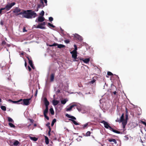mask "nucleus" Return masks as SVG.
<instances>
[{"label":"nucleus","instance_id":"1","mask_svg":"<svg viewBox=\"0 0 146 146\" xmlns=\"http://www.w3.org/2000/svg\"><path fill=\"white\" fill-rule=\"evenodd\" d=\"M23 15V17L27 19H32L35 17L37 16L36 13L31 10H28L27 11L22 10L20 13H18L17 15Z\"/></svg>","mask_w":146,"mask_h":146},{"label":"nucleus","instance_id":"2","mask_svg":"<svg viewBox=\"0 0 146 146\" xmlns=\"http://www.w3.org/2000/svg\"><path fill=\"white\" fill-rule=\"evenodd\" d=\"M101 123H103L106 129H109L111 131L117 133L119 134L121 133L118 131L114 129L112 127L110 126L109 123L107 122L104 120H103L100 122Z\"/></svg>","mask_w":146,"mask_h":146},{"label":"nucleus","instance_id":"3","mask_svg":"<svg viewBox=\"0 0 146 146\" xmlns=\"http://www.w3.org/2000/svg\"><path fill=\"white\" fill-rule=\"evenodd\" d=\"M21 99L22 101L20 102L19 104H21L24 106H28L30 104L29 101L30 100L31 98L23 99Z\"/></svg>","mask_w":146,"mask_h":146},{"label":"nucleus","instance_id":"4","mask_svg":"<svg viewBox=\"0 0 146 146\" xmlns=\"http://www.w3.org/2000/svg\"><path fill=\"white\" fill-rule=\"evenodd\" d=\"M66 116L67 117H68V118H70L72 119H69L70 120L72 121L73 123L75 125H78L79 124L78 123L76 122L75 121L73 120V119L75 120L76 119V117H74L72 116H70L68 114L66 113Z\"/></svg>","mask_w":146,"mask_h":146},{"label":"nucleus","instance_id":"5","mask_svg":"<svg viewBox=\"0 0 146 146\" xmlns=\"http://www.w3.org/2000/svg\"><path fill=\"white\" fill-rule=\"evenodd\" d=\"M15 4V2H13L11 3L9 5H7L5 6V8L7 10H9Z\"/></svg>","mask_w":146,"mask_h":146},{"label":"nucleus","instance_id":"6","mask_svg":"<svg viewBox=\"0 0 146 146\" xmlns=\"http://www.w3.org/2000/svg\"><path fill=\"white\" fill-rule=\"evenodd\" d=\"M71 53L72 54V57L74 58L75 60L76 61H78V58H77V52H75L74 51H72L71 52Z\"/></svg>","mask_w":146,"mask_h":146},{"label":"nucleus","instance_id":"7","mask_svg":"<svg viewBox=\"0 0 146 146\" xmlns=\"http://www.w3.org/2000/svg\"><path fill=\"white\" fill-rule=\"evenodd\" d=\"M45 19V18L43 17L42 16H39L38 17L37 21V20H36L35 21L36 22H42L44 21Z\"/></svg>","mask_w":146,"mask_h":146},{"label":"nucleus","instance_id":"8","mask_svg":"<svg viewBox=\"0 0 146 146\" xmlns=\"http://www.w3.org/2000/svg\"><path fill=\"white\" fill-rule=\"evenodd\" d=\"M44 103L45 106V107L48 108V106L49 105V103L47 100L46 98H44Z\"/></svg>","mask_w":146,"mask_h":146},{"label":"nucleus","instance_id":"9","mask_svg":"<svg viewBox=\"0 0 146 146\" xmlns=\"http://www.w3.org/2000/svg\"><path fill=\"white\" fill-rule=\"evenodd\" d=\"M21 10L19 8L16 7L15 9L14 10L13 12L14 13H20Z\"/></svg>","mask_w":146,"mask_h":146},{"label":"nucleus","instance_id":"10","mask_svg":"<svg viewBox=\"0 0 146 146\" xmlns=\"http://www.w3.org/2000/svg\"><path fill=\"white\" fill-rule=\"evenodd\" d=\"M80 60H82L83 62L85 63H88L90 61V59L89 58H87L83 59V58L82 59H80Z\"/></svg>","mask_w":146,"mask_h":146},{"label":"nucleus","instance_id":"11","mask_svg":"<svg viewBox=\"0 0 146 146\" xmlns=\"http://www.w3.org/2000/svg\"><path fill=\"white\" fill-rule=\"evenodd\" d=\"M9 101H10L13 104L17 103L18 104H19V103H20V102H21V101H22V100L21 99H20L19 100H18L17 101H13L9 99Z\"/></svg>","mask_w":146,"mask_h":146},{"label":"nucleus","instance_id":"12","mask_svg":"<svg viewBox=\"0 0 146 146\" xmlns=\"http://www.w3.org/2000/svg\"><path fill=\"white\" fill-rule=\"evenodd\" d=\"M76 104H73L71 106L69 107L66 108V111H70L75 106H76Z\"/></svg>","mask_w":146,"mask_h":146},{"label":"nucleus","instance_id":"13","mask_svg":"<svg viewBox=\"0 0 146 146\" xmlns=\"http://www.w3.org/2000/svg\"><path fill=\"white\" fill-rule=\"evenodd\" d=\"M59 103L58 100H56L55 99L53 100L52 101V103L54 106H56Z\"/></svg>","mask_w":146,"mask_h":146},{"label":"nucleus","instance_id":"14","mask_svg":"<svg viewBox=\"0 0 146 146\" xmlns=\"http://www.w3.org/2000/svg\"><path fill=\"white\" fill-rule=\"evenodd\" d=\"M110 142H113L115 144H116L117 143L116 140L112 138H109L107 139Z\"/></svg>","mask_w":146,"mask_h":146},{"label":"nucleus","instance_id":"15","mask_svg":"<svg viewBox=\"0 0 146 146\" xmlns=\"http://www.w3.org/2000/svg\"><path fill=\"white\" fill-rule=\"evenodd\" d=\"M55 74L54 73H52L50 76V81L52 82L53 81L54 79Z\"/></svg>","mask_w":146,"mask_h":146},{"label":"nucleus","instance_id":"16","mask_svg":"<svg viewBox=\"0 0 146 146\" xmlns=\"http://www.w3.org/2000/svg\"><path fill=\"white\" fill-rule=\"evenodd\" d=\"M42 25H41V24L38 25L36 26V28H40L42 29H44L45 28L44 27L42 26Z\"/></svg>","mask_w":146,"mask_h":146},{"label":"nucleus","instance_id":"17","mask_svg":"<svg viewBox=\"0 0 146 146\" xmlns=\"http://www.w3.org/2000/svg\"><path fill=\"white\" fill-rule=\"evenodd\" d=\"M40 4H39L38 5L37 7L38 9L39 8H42L43 7H44L45 6L44 4H42V3H40Z\"/></svg>","mask_w":146,"mask_h":146},{"label":"nucleus","instance_id":"18","mask_svg":"<svg viewBox=\"0 0 146 146\" xmlns=\"http://www.w3.org/2000/svg\"><path fill=\"white\" fill-rule=\"evenodd\" d=\"M48 108L45 107V110L44 111H43V114L44 115H47L48 114Z\"/></svg>","mask_w":146,"mask_h":146},{"label":"nucleus","instance_id":"19","mask_svg":"<svg viewBox=\"0 0 146 146\" xmlns=\"http://www.w3.org/2000/svg\"><path fill=\"white\" fill-rule=\"evenodd\" d=\"M30 138L31 140H32L35 141H36L38 139V138H36L35 137H31V136L30 137Z\"/></svg>","mask_w":146,"mask_h":146},{"label":"nucleus","instance_id":"20","mask_svg":"<svg viewBox=\"0 0 146 146\" xmlns=\"http://www.w3.org/2000/svg\"><path fill=\"white\" fill-rule=\"evenodd\" d=\"M44 137L45 138V142L46 144H48L49 143L48 138L46 136H45Z\"/></svg>","mask_w":146,"mask_h":146},{"label":"nucleus","instance_id":"21","mask_svg":"<svg viewBox=\"0 0 146 146\" xmlns=\"http://www.w3.org/2000/svg\"><path fill=\"white\" fill-rule=\"evenodd\" d=\"M58 48H61L65 47V46L62 44H58Z\"/></svg>","mask_w":146,"mask_h":146},{"label":"nucleus","instance_id":"22","mask_svg":"<svg viewBox=\"0 0 146 146\" xmlns=\"http://www.w3.org/2000/svg\"><path fill=\"white\" fill-rule=\"evenodd\" d=\"M68 101V100L66 99H64V100L61 101V103L63 104H65L66 102Z\"/></svg>","mask_w":146,"mask_h":146},{"label":"nucleus","instance_id":"23","mask_svg":"<svg viewBox=\"0 0 146 146\" xmlns=\"http://www.w3.org/2000/svg\"><path fill=\"white\" fill-rule=\"evenodd\" d=\"M19 144V142L17 140H15L13 143V145L14 146H17Z\"/></svg>","mask_w":146,"mask_h":146},{"label":"nucleus","instance_id":"24","mask_svg":"<svg viewBox=\"0 0 146 146\" xmlns=\"http://www.w3.org/2000/svg\"><path fill=\"white\" fill-rule=\"evenodd\" d=\"M50 113L52 115H53L54 114V113L53 108H51L50 109Z\"/></svg>","mask_w":146,"mask_h":146},{"label":"nucleus","instance_id":"25","mask_svg":"<svg viewBox=\"0 0 146 146\" xmlns=\"http://www.w3.org/2000/svg\"><path fill=\"white\" fill-rule=\"evenodd\" d=\"M43 1H44V3L46 4V5H47V0H40V3L44 4Z\"/></svg>","mask_w":146,"mask_h":146},{"label":"nucleus","instance_id":"26","mask_svg":"<svg viewBox=\"0 0 146 146\" xmlns=\"http://www.w3.org/2000/svg\"><path fill=\"white\" fill-rule=\"evenodd\" d=\"M8 121L9 122L14 123V121L13 119L10 117H7Z\"/></svg>","mask_w":146,"mask_h":146},{"label":"nucleus","instance_id":"27","mask_svg":"<svg viewBox=\"0 0 146 146\" xmlns=\"http://www.w3.org/2000/svg\"><path fill=\"white\" fill-rule=\"evenodd\" d=\"M76 37L78 39L80 40H82L83 39L82 37L81 36L78 35H77Z\"/></svg>","mask_w":146,"mask_h":146},{"label":"nucleus","instance_id":"28","mask_svg":"<svg viewBox=\"0 0 146 146\" xmlns=\"http://www.w3.org/2000/svg\"><path fill=\"white\" fill-rule=\"evenodd\" d=\"M120 121L121 122H122V121H124V114L123 113L122 115H121V116L120 117Z\"/></svg>","mask_w":146,"mask_h":146},{"label":"nucleus","instance_id":"29","mask_svg":"<svg viewBox=\"0 0 146 146\" xmlns=\"http://www.w3.org/2000/svg\"><path fill=\"white\" fill-rule=\"evenodd\" d=\"M9 125L11 127H13L14 128H15V126L14 125H13V123H9Z\"/></svg>","mask_w":146,"mask_h":146},{"label":"nucleus","instance_id":"30","mask_svg":"<svg viewBox=\"0 0 146 146\" xmlns=\"http://www.w3.org/2000/svg\"><path fill=\"white\" fill-rule=\"evenodd\" d=\"M122 124L123 125V127L125 128V125H126L127 122L125 121H122Z\"/></svg>","mask_w":146,"mask_h":146},{"label":"nucleus","instance_id":"31","mask_svg":"<svg viewBox=\"0 0 146 146\" xmlns=\"http://www.w3.org/2000/svg\"><path fill=\"white\" fill-rule=\"evenodd\" d=\"M1 108L3 111H5L6 110V108L5 106H1Z\"/></svg>","mask_w":146,"mask_h":146},{"label":"nucleus","instance_id":"32","mask_svg":"<svg viewBox=\"0 0 146 146\" xmlns=\"http://www.w3.org/2000/svg\"><path fill=\"white\" fill-rule=\"evenodd\" d=\"M91 133V132H90V131H88L86 132V133L85 136H90Z\"/></svg>","mask_w":146,"mask_h":146},{"label":"nucleus","instance_id":"33","mask_svg":"<svg viewBox=\"0 0 146 146\" xmlns=\"http://www.w3.org/2000/svg\"><path fill=\"white\" fill-rule=\"evenodd\" d=\"M56 120L55 119H54L53 120L51 124V125L52 126H53L54 123L56 122Z\"/></svg>","mask_w":146,"mask_h":146},{"label":"nucleus","instance_id":"34","mask_svg":"<svg viewBox=\"0 0 146 146\" xmlns=\"http://www.w3.org/2000/svg\"><path fill=\"white\" fill-rule=\"evenodd\" d=\"M88 123H86V124L83 125H82V126H83V129H85V128L87 127L88 126Z\"/></svg>","mask_w":146,"mask_h":146},{"label":"nucleus","instance_id":"35","mask_svg":"<svg viewBox=\"0 0 146 146\" xmlns=\"http://www.w3.org/2000/svg\"><path fill=\"white\" fill-rule=\"evenodd\" d=\"M29 63L31 67L33 66V61L32 60H29Z\"/></svg>","mask_w":146,"mask_h":146},{"label":"nucleus","instance_id":"36","mask_svg":"<svg viewBox=\"0 0 146 146\" xmlns=\"http://www.w3.org/2000/svg\"><path fill=\"white\" fill-rule=\"evenodd\" d=\"M48 25L49 26H50L53 28H54L55 27L54 26L49 23H48Z\"/></svg>","mask_w":146,"mask_h":146},{"label":"nucleus","instance_id":"37","mask_svg":"<svg viewBox=\"0 0 146 146\" xmlns=\"http://www.w3.org/2000/svg\"><path fill=\"white\" fill-rule=\"evenodd\" d=\"M44 11H43L42 10L41 11L40 13V15L42 16V17L44 15Z\"/></svg>","mask_w":146,"mask_h":146},{"label":"nucleus","instance_id":"38","mask_svg":"<svg viewBox=\"0 0 146 146\" xmlns=\"http://www.w3.org/2000/svg\"><path fill=\"white\" fill-rule=\"evenodd\" d=\"M58 44L56 43H54L52 45H50L49 46H58Z\"/></svg>","mask_w":146,"mask_h":146},{"label":"nucleus","instance_id":"39","mask_svg":"<svg viewBox=\"0 0 146 146\" xmlns=\"http://www.w3.org/2000/svg\"><path fill=\"white\" fill-rule=\"evenodd\" d=\"M50 123L49 122L48 123L46 124V125L47 126L49 129H51L50 126Z\"/></svg>","mask_w":146,"mask_h":146},{"label":"nucleus","instance_id":"40","mask_svg":"<svg viewBox=\"0 0 146 146\" xmlns=\"http://www.w3.org/2000/svg\"><path fill=\"white\" fill-rule=\"evenodd\" d=\"M107 75L108 76H112L113 75V74L110 72H107Z\"/></svg>","mask_w":146,"mask_h":146},{"label":"nucleus","instance_id":"41","mask_svg":"<svg viewBox=\"0 0 146 146\" xmlns=\"http://www.w3.org/2000/svg\"><path fill=\"white\" fill-rule=\"evenodd\" d=\"M49 20L50 21H52L53 20V18L52 17H50L49 18Z\"/></svg>","mask_w":146,"mask_h":146},{"label":"nucleus","instance_id":"42","mask_svg":"<svg viewBox=\"0 0 146 146\" xmlns=\"http://www.w3.org/2000/svg\"><path fill=\"white\" fill-rule=\"evenodd\" d=\"M29 120L32 123H33L34 121V120L32 119H29Z\"/></svg>","mask_w":146,"mask_h":146},{"label":"nucleus","instance_id":"43","mask_svg":"<svg viewBox=\"0 0 146 146\" xmlns=\"http://www.w3.org/2000/svg\"><path fill=\"white\" fill-rule=\"evenodd\" d=\"M27 31L26 29V28L25 27H24L23 29V32H26Z\"/></svg>","mask_w":146,"mask_h":146},{"label":"nucleus","instance_id":"44","mask_svg":"<svg viewBox=\"0 0 146 146\" xmlns=\"http://www.w3.org/2000/svg\"><path fill=\"white\" fill-rule=\"evenodd\" d=\"M51 131V129H49V130L48 132V136H50V135Z\"/></svg>","mask_w":146,"mask_h":146},{"label":"nucleus","instance_id":"45","mask_svg":"<svg viewBox=\"0 0 146 146\" xmlns=\"http://www.w3.org/2000/svg\"><path fill=\"white\" fill-rule=\"evenodd\" d=\"M3 23L4 21H3L1 20L0 22V24L2 25L3 26Z\"/></svg>","mask_w":146,"mask_h":146},{"label":"nucleus","instance_id":"46","mask_svg":"<svg viewBox=\"0 0 146 146\" xmlns=\"http://www.w3.org/2000/svg\"><path fill=\"white\" fill-rule=\"evenodd\" d=\"M115 121L116 122H121V121H120V119L118 118H117V119L115 120Z\"/></svg>","mask_w":146,"mask_h":146},{"label":"nucleus","instance_id":"47","mask_svg":"<svg viewBox=\"0 0 146 146\" xmlns=\"http://www.w3.org/2000/svg\"><path fill=\"white\" fill-rule=\"evenodd\" d=\"M64 42L66 43H68L70 42V41L69 40H64Z\"/></svg>","mask_w":146,"mask_h":146},{"label":"nucleus","instance_id":"48","mask_svg":"<svg viewBox=\"0 0 146 146\" xmlns=\"http://www.w3.org/2000/svg\"><path fill=\"white\" fill-rule=\"evenodd\" d=\"M95 80H93L91 81L90 82V83L92 84H93L95 82Z\"/></svg>","mask_w":146,"mask_h":146},{"label":"nucleus","instance_id":"49","mask_svg":"<svg viewBox=\"0 0 146 146\" xmlns=\"http://www.w3.org/2000/svg\"><path fill=\"white\" fill-rule=\"evenodd\" d=\"M111 92H113L114 94V95H115L116 94V93H117V92H116V91L115 90V91H113L112 90L111 91Z\"/></svg>","mask_w":146,"mask_h":146},{"label":"nucleus","instance_id":"50","mask_svg":"<svg viewBox=\"0 0 146 146\" xmlns=\"http://www.w3.org/2000/svg\"><path fill=\"white\" fill-rule=\"evenodd\" d=\"M44 116L46 118L47 120H49V118L48 116H47V115H44Z\"/></svg>","mask_w":146,"mask_h":146},{"label":"nucleus","instance_id":"51","mask_svg":"<svg viewBox=\"0 0 146 146\" xmlns=\"http://www.w3.org/2000/svg\"><path fill=\"white\" fill-rule=\"evenodd\" d=\"M41 25H42V26H44L46 25V23L45 22H44L42 23H41Z\"/></svg>","mask_w":146,"mask_h":146},{"label":"nucleus","instance_id":"52","mask_svg":"<svg viewBox=\"0 0 146 146\" xmlns=\"http://www.w3.org/2000/svg\"><path fill=\"white\" fill-rule=\"evenodd\" d=\"M5 9V8H1L0 9V14L1 13L2 10H4Z\"/></svg>","mask_w":146,"mask_h":146},{"label":"nucleus","instance_id":"53","mask_svg":"<svg viewBox=\"0 0 146 146\" xmlns=\"http://www.w3.org/2000/svg\"><path fill=\"white\" fill-rule=\"evenodd\" d=\"M28 68L29 71L30 72L31 70V69L29 66H28Z\"/></svg>","mask_w":146,"mask_h":146},{"label":"nucleus","instance_id":"54","mask_svg":"<svg viewBox=\"0 0 146 146\" xmlns=\"http://www.w3.org/2000/svg\"><path fill=\"white\" fill-rule=\"evenodd\" d=\"M142 123L146 126V123L145 121H142Z\"/></svg>","mask_w":146,"mask_h":146},{"label":"nucleus","instance_id":"55","mask_svg":"<svg viewBox=\"0 0 146 146\" xmlns=\"http://www.w3.org/2000/svg\"><path fill=\"white\" fill-rule=\"evenodd\" d=\"M77 47H76V48H74V50L73 51H74V52H77L76 50H77Z\"/></svg>","mask_w":146,"mask_h":146},{"label":"nucleus","instance_id":"56","mask_svg":"<svg viewBox=\"0 0 146 146\" xmlns=\"http://www.w3.org/2000/svg\"><path fill=\"white\" fill-rule=\"evenodd\" d=\"M26 58H27L28 59L29 61V60H31L30 59V58L28 56H27Z\"/></svg>","mask_w":146,"mask_h":146},{"label":"nucleus","instance_id":"57","mask_svg":"<svg viewBox=\"0 0 146 146\" xmlns=\"http://www.w3.org/2000/svg\"><path fill=\"white\" fill-rule=\"evenodd\" d=\"M25 67H27V63L25 61Z\"/></svg>","mask_w":146,"mask_h":146},{"label":"nucleus","instance_id":"58","mask_svg":"<svg viewBox=\"0 0 146 146\" xmlns=\"http://www.w3.org/2000/svg\"><path fill=\"white\" fill-rule=\"evenodd\" d=\"M37 90H36V94H35V96H36V95H37Z\"/></svg>","mask_w":146,"mask_h":146},{"label":"nucleus","instance_id":"59","mask_svg":"<svg viewBox=\"0 0 146 146\" xmlns=\"http://www.w3.org/2000/svg\"><path fill=\"white\" fill-rule=\"evenodd\" d=\"M38 11V7H37L36 9H35V11Z\"/></svg>","mask_w":146,"mask_h":146},{"label":"nucleus","instance_id":"60","mask_svg":"<svg viewBox=\"0 0 146 146\" xmlns=\"http://www.w3.org/2000/svg\"><path fill=\"white\" fill-rule=\"evenodd\" d=\"M32 67V68L33 69H35V67L33 66H33L32 67Z\"/></svg>","mask_w":146,"mask_h":146},{"label":"nucleus","instance_id":"61","mask_svg":"<svg viewBox=\"0 0 146 146\" xmlns=\"http://www.w3.org/2000/svg\"><path fill=\"white\" fill-rule=\"evenodd\" d=\"M34 126L35 127H36V124L35 123L34 124Z\"/></svg>","mask_w":146,"mask_h":146},{"label":"nucleus","instance_id":"62","mask_svg":"<svg viewBox=\"0 0 146 146\" xmlns=\"http://www.w3.org/2000/svg\"><path fill=\"white\" fill-rule=\"evenodd\" d=\"M74 48H76V47H77V46H76V45L75 44H74Z\"/></svg>","mask_w":146,"mask_h":146},{"label":"nucleus","instance_id":"63","mask_svg":"<svg viewBox=\"0 0 146 146\" xmlns=\"http://www.w3.org/2000/svg\"><path fill=\"white\" fill-rule=\"evenodd\" d=\"M113 88H115V90H117V89H116V88L115 86H114L113 87Z\"/></svg>","mask_w":146,"mask_h":146},{"label":"nucleus","instance_id":"64","mask_svg":"<svg viewBox=\"0 0 146 146\" xmlns=\"http://www.w3.org/2000/svg\"><path fill=\"white\" fill-rule=\"evenodd\" d=\"M21 54H22V55H23V53L22 52L21 53Z\"/></svg>","mask_w":146,"mask_h":146}]
</instances>
